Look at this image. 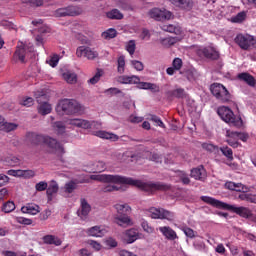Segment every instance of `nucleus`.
I'll use <instances>...</instances> for the list:
<instances>
[{
    "mask_svg": "<svg viewBox=\"0 0 256 256\" xmlns=\"http://www.w3.org/2000/svg\"><path fill=\"white\" fill-rule=\"evenodd\" d=\"M90 179L102 183L130 184L149 193L167 189V186L161 183L142 182L141 180H135L121 175L94 174L90 175Z\"/></svg>",
    "mask_w": 256,
    "mask_h": 256,
    "instance_id": "1",
    "label": "nucleus"
},
{
    "mask_svg": "<svg viewBox=\"0 0 256 256\" xmlns=\"http://www.w3.org/2000/svg\"><path fill=\"white\" fill-rule=\"evenodd\" d=\"M26 139L32 146L46 145L52 150V152H63V147L60 143L57 142L55 138H50V136H43L42 134H35V132H28Z\"/></svg>",
    "mask_w": 256,
    "mask_h": 256,
    "instance_id": "2",
    "label": "nucleus"
},
{
    "mask_svg": "<svg viewBox=\"0 0 256 256\" xmlns=\"http://www.w3.org/2000/svg\"><path fill=\"white\" fill-rule=\"evenodd\" d=\"M201 199L205 203L210 204L213 207H216L219 209H225L226 211H232L233 213H236V215H240V217H244V219H248V217H251V211L247 207H243V206L237 207L236 205H230L209 196H202Z\"/></svg>",
    "mask_w": 256,
    "mask_h": 256,
    "instance_id": "3",
    "label": "nucleus"
},
{
    "mask_svg": "<svg viewBox=\"0 0 256 256\" xmlns=\"http://www.w3.org/2000/svg\"><path fill=\"white\" fill-rule=\"evenodd\" d=\"M59 115L81 114L85 111V107L78 101L73 99H63L56 106Z\"/></svg>",
    "mask_w": 256,
    "mask_h": 256,
    "instance_id": "4",
    "label": "nucleus"
},
{
    "mask_svg": "<svg viewBox=\"0 0 256 256\" xmlns=\"http://www.w3.org/2000/svg\"><path fill=\"white\" fill-rule=\"evenodd\" d=\"M217 114L220 116V118L230 124L234 127H242L243 126V120L241 116H236L231 108L227 106H220L217 109Z\"/></svg>",
    "mask_w": 256,
    "mask_h": 256,
    "instance_id": "5",
    "label": "nucleus"
},
{
    "mask_svg": "<svg viewBox=\"0 0 256 256\" xmlns=\"http://www.w3.org/2000/svg\"><path fill=\"white\" fill-rule=\"evenodd\" d=\"M210 91L212 95L220 102L227 103L231 99L230 92L227 88L221 83H213L210 86Z\"/></svg>",
    "mask_w": 256,
    "mask_h": 256,
    "instance_id": "6",
    "label": "nucleus"
},
{
    "mask_svg": "<svg viewBox=\"0 0 256 256\" xmlns=\"http://www.w3.org/2000/svg\"><path fill=\"white\" fill-rule=\"evenodd\" d=\"M146 215L151 219H166L167 221H173L174 219L173 212L157 207H151L146 210Z\"/></svg>",
    "mask_w": 256,
    "mask_h": 256,
    "instance_id": "7",
    "label": "nucleus"
},
{
    "mask_svg": "<svg viewBox=\"0 0 256 256\" xmlns=\"http://www.w3.org/2000/svg\"><path fill=\"white\" fill-rule=\"evenodd\" d=\"M38 105V113L45 116L51 113L52 107L47 101V96L44 93H35Z\"/></svg>",
    "mask_w": 256,
    "mask_h": 256,
    "instance_id": "8",
    "label": "nucleus"
},
{
    "mask_svg": "<svg viewBox=\"0 0 256 256\" xmlns=\"http://www.w3.org/2000/svg\"><path fill=\"white\" fill-rule=\"evenodd\" d=\"M76 55L79 57V59H81V57H86L88 61H94L99 57L98 51L87 46L78 47L76 50Z\"/></svg>",
    "mask_w": 256,
    "mask_h": 256,
    "instance_id": "9",
    "label": "nucleus"
},
{
    "mask_svg": "<svg viewBox=\"0 0 256 256\" xmlns=\"http://www.w3.org/2000/svg\"><path fill=\"white\" fill-rule=\"evenodd\" d=\"M148 14L151 18L155 19L156 21L170 20L173 18V13L164 8H153L149 11Z\"/></svg>",
    "mask_w": 256,
    "mask_h": 256,
    "instance_id": "10",
    "label": "nucleus"
},
{
    "mask_svg": "<svg viewBox=\"0 0 256 256\" xmlns=\"http://www.w3.org/2000/svg\"><path fill=\"white\" fill-rule=\"evenodd\" d=\"M234 41L240 48L248 50L254 44V37L249 34H238Z\"/></svg>",
    "mask_w": 256,
    "mask_h": 256,
    "instance_id": "11",
    "label": "nucleus"
},
{
    "mask_svg": "<svg viewBox=\"0 0 256 256\" xmlns=\"http://www.w3.org/2000/svg\"><path fill=\"white\" fill-rule=\"evenodd\" d=\"M108 233V230L103 226H94L86 229L88 237L102 238Z\"/></svg>",
    "mask_w": 256,
    "mask_h": 256,
    "instance_id": "12",
    "label": "nucleus"
},
{
    "mask_svg": "<svg viewBox=\"0 0 256 256\" xmlns=\"http://www.w3.org/2000/svg\"><path fill=\"white\" fill-rule=\"evenodd\" d=\"M198 53L203 57H206L207 59L215 60V59H219L220 57L219 52L216 50V48L212 46L200 48Z\"/></svg>",
    "mask_w": 256,
    "mask_h": 256,
    "instance_id": "13",
    "label": "nucleus"
},
{
    "mask_svg": "<svg viewBox=\"0 0 256 256\" xmlns=\"http://www.w3.org/2000/svg\"><path fill=\"white\" fill-rule=\"evenodd\" d=\"M114 222L116 223V225L122 228L134 226L133 220L127 214L116 215L114 218Z\"/></svg>",
    "mask_w": 256,
    "mask_h": 256,
    "instance_id": "14",
    "label": "nucleus"
},
{
    "mask_svg": "<svg viewBox=\"0 0 256 256\" xmlns=\"http://www.w3.org/2000/svg\"><path fill=\"white\" fill-rule=\"evenodd\" d=\"M139 239V232L135 228L128 229L124 232L123 242L126 244H133Z\"/></svg>",
    "mask_w": 256,
    "mask_h": 256,
    "instance_id": "15",
    "label": "nucleus"
},
{
    "mask_svg": "<svg viewBox=\"0 0 256 256\" xmlns=\"http://www.w3.org/2000/svg\"><path fill=\"white\" fill-rule=\"evenodd\" d=\"M66 125H70V126L77 127V128H82L84 130H88L89 126H90L89 120L80 119V118L68 119V120H66Z\"/></svg>",
    "mask_w": 256,
    "mask_h": 256,
    "instance_id": "16",
    "label": "nucleus"
},
{
    "mask_svg": "<svg viewBox=\"0 0 256 256\" xmlns=\"http://www.w3.org/2000/svg\"><path fill=\"white\" fill-rule=\"evenodd\" d=\"M238 132H233L232 130H226V142L233 148H238L240 146Z\"/></svg>",
    "mask_w": 256,
    "mask_h": 256,
    "instance_id": "17",
    "label": "nucleus"
},
{
    "mask_svg": "<svg viewBox=\"0 0 256 256\" xmlns=\"http://www.w3.org/2000/svg\"><path fill=\"white\" fill-rule=\"evenodd\" d=\"M158 231L163 235V237L169 241H174L178 239L176 232L173 228L169 226H162L158 228Z\"/></svg>",
    "mask_w": 256,
    "mask_h": 256,
    "instance_id": "18",
    "label": "nucleus"
},
{
    "mask_svg": "<svg viewBox=\"0 0 256 256\" xmlns=\"http://www.w3.org/2000/svg\"><path fill=\"white\" fill-rule=\"evenodd\" d=\"M93 134L100 139L110 140L112 142L119 140V136L117 134H113V132H106V130H96Z\"/></svg>",
    "mask_w": 256,
    "mask_h": 256,
    "instance_id": "19",
    "label": "nucleus"
},
{
    "mask_svg": "<svg viewBox=\"0 0 256 256\" xmlns=\"http://www.w3.org/2000/svg\"><path fill=\"white\" fill-rule=\"evenodd\" d=\"M91 211L90 204L85 200H80V208L78 210V215L80 216V219H86Z\"/></svg>",
    "mask_w": 256,
    "mask_h": 256,
    "instance_id": "20",
    "label": "nucleus"
},
{
    "mask_svg": "<svg viewBox=\"0 0 256 256\" xmlns=\"http://www.w3.org/2000/svg\"><path fill=\"white\" fill-rule=\"evenodd\" d=\"M118 82L124 85H137L140 83V78L135 75H132V76L123 75L118 78Z\"/></svg>",
    "mask_w": 256,
    "mask_h": 256,
    "instance_id": "21",
    "label": "nucleus"
},
{
    "mask_svg": "<svg viewBox=\"0 0 256 256\" xmlns=\"http://www.w3.org/2000/svg\"><path fill=\"white\" fill-rule=\"evenodd\" d=\"M59 191V185L56 181L52 180L47 187V198L48 201H52Z\"/></svg>",
    "mask_w": 256,
    "mask_h": 256,
    "instance_id": "22",
    "label": "nucleus"
},
{
    "mask_svg": "<svg viewBox=\"0 0 256 256\" xmlns=\"http://www.w3.org/2000/svg\"><path fill=\"white\" fill-rule=\"evenodd\" d=\"M21 212L27 215H37L40 213V207L34 203H28L21 207Z\"/></svg>",
    "mask_w": 256,
    "mask_h": 256,
    "instance_id": "23",
    "label": "nucleus"
},
{
    "mask_svg": "<svg viewBox=\"0 0 256 256\" xmlns=\"http://www.w3.org/2000/svg\"><path fill=\"white\" fill-rule=\"evenodd\" d=\"M225 186L226 188L236 192H249L251 190L250 187L242 183L227 182Z\"/></svg>",
    "mask_w": 256,
    "mask_h": 256,
    "instance_id": "24",
    "label": "nucleus"
},
{
    "mask_svg": "<svg viewBox=\"0 0 256 256\" xmlns=\"http://www.w3.org/2000/svg\"><path fill=\"white\" fill-rule=\"evenodd\" d=\"M9 176L31 178L35 173L31 170H9L7 171Z\"/></svg>",
    "mask_w": 256,
    "mask_h": 256,
    "instance_id": "25",
    "label": "nucleus"
},
{
    "mask_svg": "<svg viewBox=\"0 0 256 256\" xmlns=\"http://www.w3.org/2000/svg\"><path fill=\"white\" fill-rule=\"evenodd\" d=\"M25 55H26V46L21 42L17 46L16 52L14 54V59H16V61L18 60L21 63H24Z\"/></svg>",
    "mask_w": 256,
    "mask_h": 256,
    "instance_id": "26",
    "label": "nucleus"
},
{
    "mask_svg": "<svg viewBox=\"0 0 256 256\" xmlns=\"http://www.w3.org/2000/svg\"><path fill=\"white\" fill-rule=\"evenodd\" d=\"M181 39H182L181 36L164 37V38H160V43L164 48H171V46L179 42Z\"/></svg>",
    "mask_w": 256,
    "mask_h": 256,
    "instance_id": "27",
    "label": "nucleus"
},
{
    "mask_svg": "<svg viewBox=\"0 0 256 256\" xmlns=\"http://www.w3.org/2000/svg\"><path fill=\"white\" fill-rule=\"evenodd\" d=\"M42 240H43L44 244H46V245H54L56 247H59L62 244L61 239L55 235H45L42 238Z\"/></svg>",
    "mask_w": 256,
    "mask_h": 256,
    "instance_id": "28",
    "label": "nucleus"
},
{
    "mask_svg": "<svg viewBox=\"0 0 256 256\" xmlns=\"http://www.w3.org/2000/svg\"><path fill=\"white\" fill-rule=\"evenodd\" d=\"M137 88L140 90H151L152 92H159V87L157 84L150 83V82H138Z\"/></svg>",
    "mask_w": 256,
    "mask_h": 256,
    "instance_id": "29",
    "label": "nucleus"
},
{
    "mask_svg": "<svg viewBox=\"0 0 256 256\" xmlns=\"http://www.w3.org/2000/svg\"><path fill=\"white\" fill-rule=\"evenodd\" d=\"M238 79L246 82V84H248V86H250V87H255V85H256L255 78L252 75H250L249 73L238 74Z\"/></svg>",
    "mask_w": 256,
    "mask_h": 256,
    "instance_id": "30",
    "label": "nucleus"
},
{
    "mask_svg": "<svg viewBox=\"0 0 256 256\" xmlns=\"http://www.w3.org/2000/svg\"><path fill=\"white\" fill-rule=\"evenodd\" d=\"M63 79L70 85H74L78 81L77 74L71 71H67L63 73Z\"/></svg>",
    "mask_w": 256,
    "mask_h": 256,
    "instance_id": "31",
    "label": "nucleus"
},
{
    "mask_svg": "<svg viewBox=\"0 0 256 256\" xmlns=\"http://www.w3.org/2000/svg\"><path fill=\"white\" fill-rule=\"evenodd\" d=\"M114 207L117 215H128V213H131L132 211L128 204H116Z\"/></svg>",
    "mask_w": 256,
    "mask_h": 256,
    "instance_id": "32",
    "label": "nucleus"
},
{
    "mask_svg": "<svg viewBox=\"0 0 256 256\" xmlns=\"http://www.w3.org/2000/svg\"><path fill=\"white\" fill-rule=\"evenodd\" d=\"M106 170V164L104 162H96L92 164V169L86 170L88 173H101Z\"/></svg>",
    "mask_w": 256,
    "mask_h": 256,
    "instance_id": "33",
    "label": "nucleus"
},
{
    "mask_svg": "<svg viewBox=\"0 0 256 256\" xmlns=\"http://www.w3.org/2000/svg\"><path fill=\"white\" fill-rule=\"evenodd\" d=\"M161 28H162L163 31L174 33L176 35H181L182 34V29L179 26L166 24V25H163Z\"/></svg>",
    "mask_w": 256,
    "mask_h": 256,
    "instance_id": "34",
    "label": "nucleus"
},
{
    "mask_svg": "<svg viewBox=\"0 0 256 256\" xmlns=\"http://www.w3.org/2000/svg\"><path fill=\"white\" fill-rule=\"evenodd\" d=\"M103 75H104V71L102 69L98 68L96 70V73L94 74V76L92 78H90V80H88V84L96 85L97 83H99V81L101 80Z\"/></svg>",
    "mask_w": 256,
    "mask_h": 256,
    "instance_id": "35",
    "label": "nucleus"
},
{
    "mask_svg": "<svg viewBox=\"0 0 256 256\" xmlns=\"http://www.w3.org/2000/svg\"><path fill=\"white\" fill-rule=\"evenodd\" d=\"M58 14L60 16H75V15H78L79 13L76 11L75 7H68V8H63L58 10Z\"/></svg>",
    "mask_w": 256,
    "mask_h": 256,
    "instance_id": "36",
    "label": "nucleus"
},
{
    "mask_svg": "<svg viewBox=\"0 0 256 256\" xmlns=\"http://www.w3.org/2000/svg\"><path fill=\"white\" fill-rule=\"evenodd\" d=\"M126 69V60L125 56H119L117 58V72L119 74H124Z\"/></svg>",
    "mask_w": 256,
    "mask_h": 256,
    "instance_id": "37",
    "label": "nucleus"
},
{
    "mask_svg": "<svg viewBox=\"0 0 256 256\" xmlns=\"http://www.w3.org/2000/svg\"><path fill=\"white\" fill-rule=\"evenodd\" d=\"M191 176L195 178L196 180H202L205 177V170L203 167H199L196 169H193L191 171Z\"/></svg>",
    "mask_w": 256,
    "mask_h": 256,
    "instance_id": "38",
    "label": "nucleus"
},
{
    "mask_svg": "<svg viewBox=\"0 0 256 256\" xmlns=\"http://www.w3.org/2000/svg\"><path fill=\"white\" fill-rule=\"evenodd\" d=\"M194 6V0H179L178 7L185 11H190Z\"/></svg>",
    "mask_w": 256,
    "mask_h": 256,
    "instance_id": "39",
    "label": "nucleus"
},
{
    "mask_svg": "<svg viewBox=\"0 0 256 256\" xmlns=\"http://www.w3.org/2000/svg\"><path fill=\"white\" fill-rule=\"evenodd\" d=\"M103 243L108 249H115L118 247V241L113 237L105 238Z\"/></svg>",
    "mask_w": 256,
    "mask_h": 256,
    "instance_id": "40",
    "label": "nucleus"
},
{
    "mask_svg": "<svg viewBox=\"0 0 256 256\" xmlns=\"http://www.w3.org/2000/svg\"><path fill=\"white\" fill-rule=\"evenodd\" d=\"M19 125L17 123H13V122H3V127H2V130L9 133L11 131H15L17 130V127Z\"/></svg>",
    "mask_w": 256,
    "mask_h": 256,
    "instance_id": "41",
    "label": "nucleus"
},
{
    "mask_svg": "<svg viewBox=\"0 0 256 256\" xmlns=\"http://www.w3.org/2000/svg\"><path fill=\"white\" fill-rule=\"evenodd\" d=\"M141 228L143 229V231L147 234H154L155 233V228L152 227L148 221L146 220H142L141 222Z\"/></svg>",
    "mask_w": 256,
    "mask_h": 256,
    "instance_id": "42",
    "label": "nucleus"
},
{
    "mask_svg": "<svg viewBox=\"0 0 256 256\" xmlns=\"http://www.w3.org/2000/svg\"><path fill=\"white\" fill-rule=\"evenodd\" d=\"M247 18V13L245 11H242L238 13L236 16L231 18V22L233 23H242L246 20Z\"/></svg>",
    "mask_w": 256,
    "mask_h": 256,
    "instance_id": "43",
    "label": "nucleus"
},
{
    "mask_svg": "<svg viewBox=\"0 0 256 256\" xmlns=\"http://www.w3.org/2000/svg\"><path fill=\"white\" fill-rule=\"evenodd\" d=\"M106 16L109 19H117V20L123 19L124 17V15L117 9H113L112 11L108 12Z\"/></svg>",
    "mask_w": 256,
    "mask_h": 256,
    "instance_id": "44",
    "label": "nucleus"
},
{
    "mask_svg": "<svg viewBox=\"0 0 256 256\" xmlns=\"http://www.w3.org/2000/svg\"><path fill=\"white\" fill-rule=\"evenodd\" d=\"M2 211H3V213H11V212L15 211V202L8 201V202L4 203L2 206Z\"/></svg>",
    "mask_w": 256,
    "mask_h": 256,
    "instance_id": "45",
    "label": "nucleus"
},
{
    "mask_svg": "<svg viewBox=\"0 0 256 256\" xmlns=\"http://www.w3.org/2000/svg\"><path fill=\"white\" fill-rule=\"evenodd\" d=\"M102 38L110 40L117 36V31L113 28L108 29L107 31L101 34Z\"/></svg>",
    "mask_w": 256,
    "mask_h": 256,
    "instance_id": "46",
    "label": "nucleus"
},
{
    "mask_svg": "<svg viewBox=\"0 0 256 256\" xmlns=\"http://www.w3.org/2000/svg\"><path fill=\"white\" fill-rule=\"evenodd\" d=\"M182 231H183L184 235L189 239H194V238L198 237L197 232L189 227H183Z\"/></svg>",
    "mask_w": 256,
    "mask_h": 256,
    "instance_id": "47",
    "label": "nucleus"
},
{
    "mask_svg": "<svg viewBox=\"0 0 256 256\" xmlns=\"http://www.w3.org/2000/svg\"><path fill=\"white\" fill-rule=\"evenodd\" d=\"M187 80L194 84L197 80V72L195 70H187L185 73Z\"/></svg>",
    "mask_w": 256,
    "mask_h": 256,
    "instance_id": "48",
    "label": "nucleus"
},
{
    "mask_svg": "<svg viewBox=\"0 0 256 256\" xmlns=\"http://www.w3.org/2000/svg\"><path fill=\"white\" fill-rule=\"evenodd\" d=\"M193 246L197 251H200V252L206 251V245L201 239H196L193 243Z\"/></svg>",
    "mask_w": 256,
    "mask_h": 256,
    "instance_id": "49",
    "label": "nucleus"
},
{
    "mask_svg": "<svg viewBox=\"0 0 256 256\" xmlns=\"http://www.w3.org/2000/svg\"><path fill=\"white\" fill-rule=\"evenodd\" d=\"M125 48L127 50V52L130 55H134L135 51H136V42L135 40H130L129 42L126 43Z\"/></svg>",
    "mask_w": 256,
    "mask_h": 256,
    "instance_id": "50",
    "label": "nucleus"
},
{
    "mask_svg": "<svg viewBox=\"0 0 256 256\" xmlns=\"http://www.w3.org/2000/svg\"><path fill=\"white\" fill-rule=\"evenodd\" d=\"M117 185H131V184H117ZM115 183H110L108 185H106L104 188H103V191L104 192H112V191H118L120 190L121 188L118 187Z\"/></svg>",
    "mask_w": 256,
    "mask_h": 256,
    "instance_id": "51",
    "label": "nucleus"
},
{
    "mask_svg": "<svg viewBox=\"0 0 256 256\" xmlns=\"http://www.w3.org/2000/svg\"><path fill=\"white\" fill-rule=\"evenodd\" d=\"M238 198L256 204V195L254 194H240Z\"/></svg>",
    "mask_w": 256,
    "mask_h": 256,
    "instance_id": "52",
    "label": "nucleus"
},
{
    "mask_svg": "<svg viewBox=\"0 0 256 256\" xmlns=\"http://www.w3.org/2000/svg\"><path fill=\"white\" fill-rule=\"evenodd\" d=\"M59 60H60L59 56L57 54H54L49 59L46 60V63H48L50 67H57Z\"/></svg>",
    "mask_w": 256,
    "mask_h": 256,
    "instance_id": "53",
    "label": "nucleus"
},
{
    "mask_svg": "<svg viewBox=\"0 0 256 256\" xmlns=\"http://www.w3.org/2000/svg\"><path fill=\"white\" fill-rule=\"evenodd\" d=\"M16 222L19 223L20 225H24V226H31L33 223L32 219L25 218L22 216L16 217Z\"/></svg>",
    "mask_w": 256,
    "mask_h": 256,
    "instance_id": "54",
    "label": "nucleus"
},
{
    "mask_svg": "<svg viewBox=\"0 0 256 256\" xmlns=\"http://www.w3.org/2000/svg\"><path fill=\"white\" fill-rule=\"evenodd\" d=\"M5 162L8 166L15 167V166L19 165L20 160L17 157L10 156L5 159Z\"/></svg>",
    "mask_w": 256,
    "mask_h": 256,
    "instance_id": "55",
    "label": "nucleus"
},
{
    "mask_svg": "<svg viewBox=\"0 0 256 256\" xmlns=\"http://www.w3.org/2000/svg\"><path fill=\"white\" fill-rule=\"evenodd\" d=\"M202 147H203V149H205L206 151L211 152V153L216 154L219 152V148L217 146H214V144L205 143V144H202Z\"/></svg>",
    "mask_w": 256,
    "mask_h": 256,
    "instance_id": "56",
    "label": "nucleus"
},
{
    "mask_svg": "<svg viewBox=\"0 0 256 256\" xmlns=\"http://www.w3.org/2000/svg\"><path fill=\"white\" fill-rule=\"evenodd\" d=\"M88 245H90L95 252H99L103 248L102 244L95 240H89Z\"/></svg>",
    "mask_w": 256,
    "mask_h": 256,
    "instance_id": "57",
    "label": "nucleus"
},
{
    "mask_svg": "<svg viewBox=\"0 0 256 256\" xmlns=\"http://www.w3.org/2000/svg\"><path fill=\"white\" fill-rule=\"evenodd\" d=\"M77 187V184L74 181H70L65 184L64 191L66 193H72Z\"/></svg>",
    "mask_w": 256,
    "mask_h": 256,
    "instance_id": "58",
    "label": "nucleus"
},
{
    "mask_svg": "<svg viewBox=\"0 0 256 256\" xmlns=\"http://www.w3.org/2000/svg\"><path fill=\"white\" fill-rule=\"evenodd\" d=\"M221 150V152L223 153V155L225 156V157H227L229 160H233L234 159V157H233V151H232V149H230L229 147H223V148H221L220 149Z\"/></svg>",
    "mask_w": 256,
    "mask_h": 256,
    "instance_id": "59",
    "label": "nucleus"
},
{
    "mask_svg": "<svg viewBox=\"0 0 256 256\" xmlns=\"http://www.w3.org/2000/svg\"><path fill=\"white\" fill-rule=\"evenodd\" d=\"M32 24H33L34 26L40 27V29H39V32H40V33H46V32H48V30H49L47 27L43 26L42 20H34V21H32Z\"/></svg>",
    "mask_w": 256,
    "mask_h": 256,
    "instance_id": "60",
    "label": "nucleus"
},
{
    "mask_svg": "<svg viewBox=\"0 0 256 256\" xmlns=\"http://www.w3.org/2000/svg\"><path fill=\"white\" fill-rule=\"evenodd\" d=\"M54 128L56 129V131L58 132V134L64 133V132H65V129H66L64 123L61 122V121L56 122Z\"/></svg>",
    "mask_w": 256,
    "mask_h": 256,
    "instance_id": "61",
    "label": "nucleus"
},
{
    "mask_svg": "<svg viewBox=\"0 0 256 256\" xmlns=\"http://www.w3.org/2000/svg\"><path fill=\"white\" fill-rule=\"evenodd\" d=\"M47 187L48 184L45 181H41L35 185L36 190L39 192L47 190Z\"/></svg>",
    "mask_w": 256,
    "mask_h": 256,
    "instance_id": "62",
    "label": "nucleus"
},
{
    "mask_svg": "<svg viewBox=\"0 0 256 256\" xmlns=\"http://www.w3.org/2000/svg\"><path fill=\"white\" fill-rule=\"evenodd\" d=\"M172 65H173V68L175 71H179V69H181L183 63L180 58H175L172 62Z\"/></svg>",
    "mask_w": 256,
    "mask_h": 256,
    "instance_id": "63",
    "label": "nucleus"
},
{
    "mask_svg": "<svg viewBox=\"0 0 256 256\" xmlns=\"http://www.w3.org/2000/svg\"><path fill=\"white\" fill-rule=\"evenodd\" d=\"M1 25L5 28V29H8V30H16L17 29V26H15V24H13L12 22H9V21H3L1 23Z\"/></svg>",
    "mask_w": 256,
    "mask_h": 256,
    "instance_id": "64",
    "label": "nucleus"
}]
</instances>
